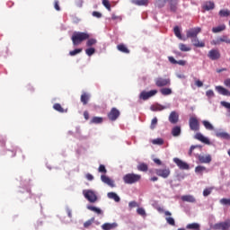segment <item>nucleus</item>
Returning a JSON list of instances; mask_svg holds the SVG:
<instances>
[{"mask_svg": "<svg viewBox=\"0 0 230 230\" xmlns=\"http://www.w3.org/2000/svg\"><path fill=\"white\" fill-rule=\"evenodd\" d=\"M90 37L91 35H89V33L87 32L75 31L73 33L71 40L74 46H80V44H82L84 40H88Z\"/></svg>", "mask_w": 230, "mask_h": 230, "instance_id": "obj_1", "label": "nucleus"}, {"mask_svg": "<svg viewBox=\"0 0 230 230\" xmlns=\"http://www.w3.org/2000/svg\"><path fill=\"white\" fill-rule=\"evenodd\" d=\"M125 184H136L141 181V175L136 173H128L123 176Z\"/></svg>", "mask_w": 230, "mask_h": 230, "instance_id": "obj_2", "label": "nucleus"}, {"mask_svg": "<svg viewBox=\"0 0 230 230\" xmlns=\"http://www.w3.org/2000/svg\"><path fill=\"white\" fill-rule=\"evenodd\" d=\"M189 126L193 132H199L200 130V122H199L197 117H190L189 119Z\"/></svg>", "mask_w": 230, "mask_h": 230, "instance_id": "obj_3", "label": "nucleus"}, {"mask_svg": "<svg viewBox=\"0 0 230 230\" xmlns=\"http://www.w3.org/2000/svg\"><path fill=\"white\" fill-rule=\"evenodd\" d=\"M83 193L87 201L92 204H94V202L98 200V196H96V193L91 190H84Z\"/></svg>", "mask_w": 230, "mask_h": 230, "instance_id": "obj_4", "label": "nucleus"}, {"mask_svg": "<svg viewBox=\"0 0 230 230\" xmlns=\"http://www.w3.org/2000/svg\"><path fill=\"white\" fill-rule=\"evenodd\" d=\"M214 230H229L230 229V219H226L223 222L215 224L212 226Z\"/></svg>", "mask_w": 230, "mask_h": 230, "instance_id": "obj_5", "label": "nucleus"}, {"mask_svg": "<svg viewBox=\"0 0 230 230\" xmlns=\"http://www.w3.org/2000/svg\"><path fill=\"white\" fill-rule=\"evenodd\" d=\"M156 87H166L172 84L170 78L157 77L155 79Z\"/></svg>", "mask_w": 230, "mask_h": 230, "instance_id": "obj_6", "label": "nucleus"}, {"mask_svg": "<svg viewBox=\"0 0 230 230\" xmlns=\"http://www.w3.org/2000/svg\"><path fill=\"white\" fill-rule=\"evenodd\" d=\"M222 42H225V44H230V38L227 35H223L218 37L217 40H213L211 41V44L213 46H220V44H222Z\"/></svg>", "mask_w": 230, "mask_h": 230, "instance_id": "obj_7", "label": "nucleus"}, {"mask_svg": "<svg viewBox=\"0 0 230 230\" xmlns=\"http://www.w3.org/2000/svg\"><path fill=\"white\" fill-rule=\"evenodd\" d=\"M157 90H151L149 92L143 91L139 94V99L144 100V102H146V100L152 98V96H155Z\"/></svg>", "mask_w": 230, "mask_h": 230, "instance_id": "obj_8", "label": "nucleus"}, {"mask_svg": "<svg viewBox=\"0 0 230 230\" xmlns=\"http://www.w3.org/2000/svg\"><path fill=\"white\" fill-rule=\"evenodd\" d=\"M200 31H202V29L200 27H195V28L190 29L189 31H187V33H186L187 39H195L196 37H198Z\"/></svg>", "mask_w": 230, "mask_h": 230, "instance_id": "obj_9", "label": "nucleus"}, {"mask_svg": "<svg viewBox=\"0 0 230 230\" xmlns=\"http://www.w3.org/2000/svg\"><path fill=\"white\" fill-rule=\"evenodd\" d=\"M155 173L158 177H162L163 179H168L170 177V168L165 167L164 169H155Z\"/></svg>", "mask_w": 230, "mask_h": 230, "instance_id": "obj_10", "label": "nucleus"}, {"mask_svg": "<svg viewBox=\"0 0 230 230\" xmlns=\"http://www.w3.org/2000/svg\"><path fill=\"white\" fill-rule=\"evenodd\" d=\"M119 111L116 108H112L111 111L108 113V118L110 121H116L118 118H119Z\"/></svg>", "mask_w": 230, "mask_h": 230, "instance_id": "obj_11", "label": "nucleus"}, {"mask_svg": "<svg viewBox=\"0 0 230 230\" xmlns=\"http://www.w3.org/2000/svg\"><path fill=\"white\" fill-rule=\"evenodd\" d=\"M173 163H175L180 170H190V164L179 158H173Z\"/></svg>", "mask_w": 230, "mask_h": 230, "instance_id": "obj_12", "label": "nucleus"}, {"mask_svg": "<svg viewBox=\"0 0 230 230\" xmlns=\"http://www.w3.org/2000/svg\"><path fill=\"white\" fill-rule=\"evenodd\" d=\"M208 57L210 60H218L221 57L220 51L218 49H211L208 51Z\"/></svg>", "mask_w": 230, "mask_h": 230, "instance_id": "obj_13", "label": "nucleus"}, {"mask_svg": "<svg viewBox=\"0 0 230 230\" xmlns=\"http://www.w3.org/2000/svg\"><path fill=\"white\" fill-rule=\"evenodd\" d=\"M198 159L199 161V163H201L202 164H209V163H211V161H213V158L211 157V155H199Z\"/></svg>", "mask_w": 230, "mask_h": 230, "instance_id": "obj_14", "label": "nucleus"}, {"mask_svg": "<svg viewBox=\"0 0 230 230\" xmlns=\"http://www.w3.org/2000/svg\"><path fill=\"white\" fill-rule=\"evenodd\" d=\"M101 181L104 182V184H107L111 188H116V184L114 183V181L109 178L107 175H102Z\"/></svg>", "mask_w": 230, "mask_h": 230, "instance_id": "obj_15", "label": "nucleus"}, {"mask_svg": "<svg viewBox=\"0 0 230 230\" xmlns=\"http://www.w3.org/2000/svg\"><path fill=\"white\" fill-rule=\"evenodd\" d=\"M169 121L172 125H177L179 123V113L177 111H172L169 115Z\"/></svg>", "mask_w": 230, "mask_h": 230, "instance_id": "obj_16", "label": "nucleus"}, {"mask_svg": "<svg viewBox=\"0 0 230 230\" xmlns=\"http://www.w3.org/2000/svg\"><path fill=\"white\" fill-rule=\"evenodd\" d=\"M191 43L194 46V48H205L206 43L204 41L199 40V37L196 36V38L191 39Z\"/></svg>", "mask_w": 230, "mask_h": 230, "instance_id": "obj_17", "label": "nucleus"}, {"mask_svg": "<svg viewBox=\"0 0 230 230\" xmlns=\"http://www.w3.org/2000/svg\"><path fill=\"white\" fill-rule=\"evenodd\" d=\"M195 139H198V141H200L201 143H204L205 145H209V139L206 137H204V135H202V133H196V135L194 136Z\"/></svg>", "mask_w": 230, "mask_h": 230, "instance_id": "obj_18", "label": "nucleus"}, {"mask_svg": "<svg viewBox=\"0 0 230 230\" xmlns=\"http://www.w3.org/2000/svg\"><path fill=\"white\" fill-rule=\"evenodd\" d=\"M215 136L216 137H220V139L230 140V135L226 131H216Z\"/></svg>", "mask_w": 230, "mask_h": 230, "instance_id": "obj_19", "label": "nucleus"}, {"mask_svg": "<svg viewBox=\"0 0 230 230\" xmlns=\"http://www.w3.org/2000/svg\"><path fill=\"white\" fill-rule=\"evenodd\" d=\"M216 91L218 94H222V96H230L229 90L226 89L224 86H216Z\"/></svg>", "mask_w": 230, "mask_h": 230, "instance_id": "obj_20", "label": "nucleus"}, {"mask_svg": "<svg viewBox=\"0 0 230 230\" xmlns=\"http://www.w3.org/2000/svg\"><path fill=\"white\" fill-rule=\"evenodd\" d=\"M181 199L182 202H190L191 204H195V202H197V199H195V197L191 195H183L181 196Z\"/></svg>", "mask_w": 230, "mask_h": 230, "instance_id": "obj_21", "label": "nucleus"}, {"mask_svg": "<svg viewBox=\"0 0 230 230\" xmlns=\"http://www.w3.org/2000/svg\"><path fill=\"white\" fill-rule=\"evenodd\" d=\"M89 100H91V95L87 93H83L81 94V102L83 105H87L89 103Z\"/></svg>", "mask_w": 230, "mask_h": 230, "instance_id": "obj_22", "label": "nucleus"}, {"mask_svg": "<svg viewBox=\"0 0 230 230\" xmlns=\"http://www.w3.org/2000/svg\"><path fill=\"white\" fill-rule=\"evenodd\" d=\"M116 227H118V224L116 223H105L102 226V230L116 229Z\"/></svg>", "mask_w": 230, "mask_h": 230, "instance_id": "obj_23", "label": "nucleus"}, {"mask_svg": "<svg viewBox=\"0 0 230 230\" xmlns=\"http://www.w3.org/2000/svg\"><path fill=\"white\" fill-rule=\"evenodd\" d=\"M107 197L108 199H111L115 202H119L121 200V199L116 194V192H108Z\"/></svg>", "mask_w": 230, "mask_h": 230, "instance_id": "obj_24", "label": "nucleus"}, {"mask_svg": "<svg viewBox=\"0 0 230 230\" xmlns=\"http://www.w3.org/2000/svg\"><path fill=\"white\" fill-rule=\"evenodd\" d=\"M177 4H179L178 0H170V11L173 13L177 12Z\"/></svg>", "mask_w": 230, "mask_h": 230, "instance_id": "obj_25", "label": "nucleus"}, {"mask_svg": "<svg viewBox=\"0 0 230 230\" xmlns=\"http://www.w3.org/2000/svg\"><path fill=\"white\" fill-rule=\"evenodd\" d=\"M117 49H118L119 51H120V53H126L127 55H128V53H130V50L128 49V48H127V47L125 46V44H119V45L117 46Z\"/></svg>", "mask_w": 230, "mask_h": 230, "instance_id": "obj_26", "label": "nucleus"}, {"mask_svg": "<svg viewBox=\"0 0 230 230\" xmlns=\"http://www.w3.org/2000/svg\"><path fill=\"white\" fill-rule=\"evenodd\" d=\"M132 3L137 6H148V0H132Z\"/></svg>", "mask_w": 230, "mask_h": 230, "instance_id": "obj_27", "label": "nucleus"}, {"mask_svg": "<svg viewBox=\"0 0 230 230\" xmlns=\"http://www.w3.org/2000/svg\"><path fill=\"white\" fill-rule=\"evenodd\" d=\"M204 10L209 11V10H214L215 9V2H206L203 5Z\"/></svg>", "mask_w": 230, "mask_h": 230, "instance_id": "obj_28", "label": "nucleus"}, {"mask_svg": "<svg viewBox=\"0 0 230 230\" xmlns=\"http://www.w3.org/2000/svg\"><path fill=\"white\" fill-rule=\"evenodd\" d=\"M164 109H168V107L161 105V104H156L155 106H151V111H153L154 112L164 111Z\"/></svg>", "mask_w": 230, "mask_h": 230, "instance_id": "obj_29", "label": "nucleus"}, {"mask_svg": "<svg viewBox=\"0 0 230 230\" xmlns=\"http://www.w3.org/2000/svg\"><path fill=\"white\" fill-rule=\"evenodd\" d=\"M172 135L173 137H178V136H181V126H175L172 129Z\"/></svg>", "mask_w": 230, "mask_h": 230, "instance_id": "obj_30", "label": "nucleus"}, {"mask_svg": "<svg viewBox=\"0 0 230 230\" xmlns=\"http://www.w3.org/2000/svg\"><path fill=\"white\" fill-rule=\"evenodd\" d=\"M87 209H89V211H93V213H96V215H103V211H102L99 208L89 205L87 206Z\"/></svg>", "mask_w": 230, "mask_h": 230, "instance_id": "obj_31", "label": "nucleus"}, {"mask_svg": "<svg viewBox=\"0 0 230 230\" xmlns=\"http://www.w3.org/2000/svg\"><path fill=\"white\" fill-rule=\"evenodd\" d=\"M186 229L199 230V229H200V224H199V223L189 224L186 226Z\"/></svg>", "mask_w": 230, "mask_h": 230, "instance_id": "obj_32", "label": "nucleus"}, {"mask_svg": "<svg viewBox=\"0 0 230 230\" xmlns=\"http://www.w3.org/2000/svg\"><path fill=\"white\" fill-rule=\"evenodd\" d=\"M137 168L138 172H148V164H146L145 163L138 164Z\"/></svg>", "mask_w": 230, "mask_h": 230, "instance_id": "obj_33", "label": "nucleus"}, {"mask_svg": "<svg viewBox=\"0 0 230 230\" xmlns=\"http://www.w3.org/2000/svg\"><path fill=\"white\" fill-rule=\"evenodd\" d=\"M90 123L93 125H99L100 123H103V118L102 117H93L92 118Z\"/></svg>", "mask_w": 230, "mask_h": 230, "instance_id": "obj_34", "label": "nucleus"}, {"mask_svg": "<svg viewBox=\"0 0 230 230\" xmlns=\"http://www.w3.org/2000/svg\"><path fill=\"white\" fill-rule=\"evenodd\" d=\"M202 124L207 130H215V127H213L211 122H209L208 120H203Z\"/></svg>", "mask_w": 230, "mask_h": 230, "instance_id": "obj_35", "label": "nucleus"}, {"mask_svg": "<svg viewBox=\"0 0 230 230\" xmlns=\"http://www.w3.org/2000/svg\"><path fill=\"white\" fill-rule=\"evenodd\" d=\"M226 30V25L222 24L217 27L212 28L213 33H220V31H224Z\"/></svg>", "mask_w": 230, "mask_h": 230, "instance_id": "obj_36", "label": "nucleus"}, {"mask_svg": "<svg viewBox=\"0 0 230 230\" xmlns=\"http://www.w3.org/2000/svg\"><path fill=\"white\" fill-rule=\"evenodd\" d=\"M53 109L55 111H58V112H61V113L67 112V111H66V110H64V108H62V105H60V103H55L53 105Z\"/></svg>", "mask_w": 230, "mask_h": 230, "instance_id": "obj_37", "label": "nucleus"}, {"mask_svg": "<svg viewBox=\"0 0 230 230\" xmlns=\"http://www.w3.org/2000/svg\"><path fill=\"white\" fill-rule=\"evenodd\" d=\"M160 93L163 96H170V94H172V90L170 88H162Z\"/></svg>", "mask_w": 230, "mask_h": 230, "instance_id": "obj_38", "label": "nucleus"}, {"mask_svg": "<svg viewBox=\"0 0 230 230\" xmlns=\"http://www.w3.org/2000/svg\"><path fill=\"white\" fill-rule=\"evenodd\" d=\"M179 49H181V51H191V48L188 47L184 43H180L179 44Z\"/></svg>", "mask_w": 230, "mask_h": 230, "instance_id": "obj_39", "label": "nucleus"}, {"mask_svg": "<svg viewBox=\"0 0 230 230\" xmlns=\"http://www.w3.org/2000/svg\"><path fill=\"white\" fill-rule=\"evenodd\" d=\"M93 224H94V217H92L90 220H87L84 223V227H85V229L91 227V226H93Z\"/></svg>", "mask_w": 230, "mask_h": 230, "instance_id": "obj_40", "label": "nucleus"}, {"mask_svg": "<svg viewBox=\"0 0 230 230\" xmlns=\"http://www.w3.org/2000/svg\"><path fill=\"white\" fill-rule=\"evenodd\" d=\"M219 15H220V17H229V15H230L229 9L220 10L219 11Z\"/></svg>", "mask_w": 230, "mask_h": 230, "instance_id": "obj_41", "label": "nucleus"}, {"mask_svg": "<svg viewBox=\"0 0 230 230\" xmlns=\"http://www.w3.org/2000/svg\"><path fill=\"white\" fill-rule=\"evenodd\" d=\"M173 31L174 35H176L178 39H182V35L181 34V29L179 28V26H175Z\"/></svg>", "mask_w": 230, "mask_h": 230, "instance_id": "obj_42", "label": "nucleus"}, {"mask_svg": "<svg viewBox=\"0 0 230 230\" xmlns=\"http://www.w3.org/2000/svg\"><path fill=\"white\" fill-rule=\"evenodd\" d=\"M152 144L158 146L164 145V140L163 138H155L152 140Z\"/></svg>", "mask_w": 230, "mask_h": 230, "instance_id": "obj_43", "label": "nucleus"}, {"mask_svg": "<svg viewBox=\"0 0 230 230\" xmlns=\"http://www.w3.org/2000/svg\"><path fill=\"white\" fill-rule=\"evenodd\" d=\"M206 167L205 166H202V165H198L196 168H195V172L196 173H200L202 175V172H206Z\"/></svg>", "mask_w": 230, "mask_h": 230, "instance_id": "obj_44", "label": "nucleus"}, {"mask_svg": "<svg viewBox=\"0 0 230 230\" xmlns=\"http://www.w3.org/2000/svg\"><path fill=\"white\" fill-rule=\"evenodd\" d=\"M155 127H157V117H155V118L151 120V125H150L151 130H154V129L155 128Z\"/></svg>", "mask_w": 230, "mask_h": 230, "instance_id": "obj_45", "label": "nucleus"}, {"mask_svg": "<svg viewBox=\"0 0 230 230\" xmlns=\"http://www.w3.org/2000/svg\"><path fill=\"white\" fill-rule=\"evenodd\" d=\"M97 40L96 39H89L87 41H86V46L88 48H91V46H94V44H96Z\"/></svg>", "mask_w": 230, "mask_h": 230, "instance_id": "obj_46", "label": "nucleus"}, {"mask_svg": "<svg viewBox=\"0 0 230 230\" xmlns=\"http://www.w3.org/2000/svg\"><path fill=\"white\" fill-rule=\"evenodd\" d=\"M78 53H82V49H75L74 50H71L69 52L70 57H75V55H78Z\"/></svg>", "mask_w": 230, "mask_h": 230, "instance_id": "obj_47", "label": "nucleus"}, {"mask_svg": "<svg viewBox=\"0 0 230 230\" xmlns=\"http://www.w3.org/2000/svg\"><path fill=\"white\" fill-rule=\"evenodd\" d=\"M85 53L86 55H88V57H92V55H94V53H96V49H94V48H90L85 50Z\"/></svg>", "mask_w": 230, "mask_h": 230, "instance_id": "obj_48", "label": "nucleus"}, {"mask_svg": "<svg viewBox=\"0 0 230 230\" xmlns=\"http://www.w3.org/2000/svg\"><path fill=\"white\" fill-rule=\"evenodd\" d=\"M165 220L169 226H175V219L171 217H165Z\"/></svg>", "mask_w": 230, "mask_h": 230, "instance_id": "obj_49", "label": "nucleus"}, {"mask_svg": "<svg viewBox=\"0 0 230 230\" xmlns=\"http://www.w3.org/2000/svg\"><path fill=\"white\" fill-rule=\"evenodd\" d=\"M137 213L138 215H140L141 217H146V212L145 211V208H138L137 209Z\"/></svg>", "mask_w": 230, "mask_h": 230, "instance_id": "obj_50", "label": "nucleus"}, {"mask_svg": "<svg viewBox=\"0 0 230 230\" xmlns=\"http://www.w3.org/2000/svg\"><path fill=\"white\" fill-rule=\"evenodd\" d=\"M102 4L109 12H111V2H109V0H102Z\"/></svg>", "mask_w": 230, "mask_h": 230, "instance_id": "obj_51", "label": "nucleus"}, {"mask_svg": "<svg viewBox=\"0 0 230 230\" xmlns=\"http://www.w3.org/2000/svg\"><path fill=\"white\" fill-rule=\"evenodd\" d=\"M222 107H225V109L228 110V112H230V102H227L226 101L221 102Z\"/></svg>", "mask_w": 230, "mask_h": 230, "instance_id": "obj_52", "label": "nucleus"}, {"mask_svg": "<svg viewBox=\"0 0 230 230\" xmlns=\"http://www.w3.org/2000/svg\"><path fill=\"white\" fill-rule=\"evenodd\" d=\"M98 172H99L100 173H107V169L105 168V165L101 164V165L99 166Z\"/></svg>", "mask_w": 230, "mask_h": 230, "instance_id": "obj_53", "label": "nucleus"}, {"mask_svg": "<svg viewBox=\"0 0 230 230\" xmlns=\"http://www.w3.org/2000/svg\"><path fill=\"white\" fill-rule=\"evenodd\" d=\"M206 96H208V98H214L215 96V92H213V90H208L206 92Z\"/></svg>", "mask_w": 230, "mask_h": 230, "instance_id": "obj_54", "label": "nucleus"}, {"mask_svg": "<svg viewBox=\"0 0 230 230\" xmlns=\"http://www.w3.org/2000/svg\"><path fill=\"white\" fill-rule=\"evenodd\" d=\"M208 195H211V189H205L203 190V196L208 197Z\"/></svg>", "mask_w": 230, "mask_h": 230, "instance_id": "obj_55", "label": "nucleus"}, {"mask_svg": "<svg viewBox=\"0 0 230 230\" xmlns=\"http://www.w3.org/2000/svg\"><path fill=\"white\" fill-rule=\"evenodd\" d=\"M93 17H96L97 19H101V17H102V13L97 12V11H94V12H93Z\"/></svg>", "mask_w": 230, "mask_h": 230, "instance_id": "obj_56", "label": "nucleus"}, {"mask_svg": "<svg viewBox=\"0 0 230 230\" xmlns=\"http://www.w3.org/2000/svg\"><path fill=\"white\" fill-rule=\"evenodd\" d=\"M195 85L197 87H202L204 85V83H202V81H200V80H196L195 81Z\"/></svg>", "mask_w": 230, "mask_h": 230, "instance_id": "obj_57", "label": "nucleus"}, {"mask_svg": "<svg viewBox=\"0 0 230 230\" xmlns=\"http://www.w3.org/2000/svg\"><path fill=\"white\" fill-rule=\"evenodd\" d=\"M128 207H129V208H137V202H136V201H130V202L128 203Z\"/></svg>", "mask_w": 230, "mask_h": 230, "instance_id": "obj_58", "label": "nucleus"}, {"mask_svg": "<svg viewBox=\"0 0 230 230\" xmlns=\"http://www.w3.org/2000/svg\"><path fill=\"white\" fill-rule=\"evenodd\" d=\"M54 8L58 11V12H60V5H58V1H55V4H54Z\"/></svg>", "mask_w": 230, "mask_h": 230, "instance_id": "obj_59", "label": "nucleus"}, {"mask_svg": "<svg viewBox=\"0 0 230 230\" xmlns=\"http://www.w3.org/2000/svg\"><path fill=\"white\" fill-rule=\"evenodd\" d=\"M168 60L171 64H177V60L173 57H169Z\"/></svg>", "mask_w": 230, "mask_h": 230, "instance_id": "obj_60", "label": "nucleus"}, {"mask_svg": "<svg viewBox=\"0 0 230 230\" xmlns=\"http://www.w3.org/2000/svg\"><path fill=\"white\" fill-rule=\"evenodd\" d=\"M164 4H166V1H164V2H163V0L158 1L159 8H163V6H164Z\"/></svg>", "mask_w": 230, "mask_h": 230, "instance_id": "obj_61", "label": "nucleus"}, {"mask_svg": "<svg viewBox=\"0 0 230 230\" xmlns=\"http://www.w3.org/2000/svg\"><path fill=\"white\" fill-rule=\"evenodd\" d=\"M194 148H199V146H191L189 151V155H191V154H193Z\"/></svg>", "mask_w": 230, "mask_h": 230, "instance_id": "obj_62", "label": "nucleus"}, {"mask_svg": "<svg viewBox=\"0 0 230 230\" xmlns=\"http://www.w3.org/2000/svg\"><path fill=\"white\" fill-rule=\"evenodd\" d=\"M86 179H87V181H93L94 176H93V174H91V173H87L86 174Z\"/></svg>", "mask_w": 230, "mask_h": 230, "instance_id": "obj_63", "label": "nucleus"}, {"mask_svg": "<svg viewBox=\"0 0 230 230\" xmlns=\"http://www.w3.org/2000/svg\"><path fill=\"white\" fill-rule=\"evenodd\" d=\"M176 64L178 66H186V60H178Z\"/></svg>", "mask_w": 230, "mask_h": 230, "instance_id": "obj_64", "label": "nucleus"}]
</instances>
